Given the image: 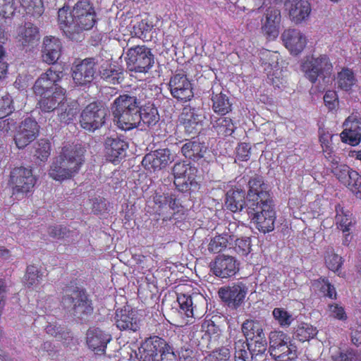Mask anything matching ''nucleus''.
I'll return each mask as SVG.
<instances>
[{"mask_svg": "<svg viewBox=\"0 0 361 361\" xmlns=\"http://www.w3.org/2000/svg\"><path fill=\"white\" fill-rule=\"evenodd\" d=\"M247 214L255 228L263 233L274 230L276 212L270 189L264 182H248Z\"/></svg>", "mask_w": 361, "mask_h": 361, "instance_id": "1", "label": "nucleus"}, {"mask_svg": "<svg viewBox=\"0 0 361 361\" xmlns=\"http://www.w3.org/2000/svg\"><path fill=\"white\" fill-rule=\"evenodd\" d=\"M96 13L90 0H79L69 11L63 7L58 11V22L64 35L73 41H81L82 32L91 29L96 23Z\"/></svg>", "mask_w": 361, "mask_h": 361, "instance_id": "2", "label": "nucleus"}, {"mask_svg": "<svg viewBox=\"0 0 361 361\" xmlns=\"http://www.w3.org/2000/svg\"><path fill=\"white\" fill-rule=\"evenodd\" d=\"M149 92V89L137 87L114 100L111 110L118 128L125 130L133 129V122L138 120V111L145 102H147Z\"/></svg>", "mask_w": 361, "mask_h": 361, "instance_id": "3", "label": "nucleus"}, {"mask_svg": "<svg viewBox=\"0 0 361 361\" xmlns=\"http://www.w3.org/2000/svg\"><path fill=\"white\" fill-rule=\"evenodd\" d=\"M85 149L80 144L67 145L51 166L49 176L55 180H64L74 177L84 161Z\"/></svg>", "mask_w": 361, "mask_h": 361, "instance_id": "4", "label": "nucleus"}, {"mask_svg": "<svg viewBox=\"0 0 361 361\" xmlns=\"http://www.w3.org/2000/svg\"><path fill=\"white\" fill-rule=\"evenodd\" d=\"M63 297L61 303L66 308H71L75 317L83 319L93 312L92 301L86 294V290L76 286L66 285L63 288Z\"/></svg>", "mask_w": 361, "mask_h": 361, "instance_id": "5", "label": "nucleus"}, {"mask_svg": "<svg viewBox=\"0 0 361 361\" xmlns=\"http://www.w3.org/2000/svg\"><path fill=\"white\" fill-rule=\"evenodd\" d=\"M305 76L312 83L324 85L329 82L333 66L326 55L307 57L301 65Z\"/></svg>", "mask_w": 361, "mask_h": 361, "instance_id": "6", "label": "nucleus"}, {"mask_svg": "<svg viewBox=\"0 0 361 361\" xmlns=\"http://www.w3.org/2000/svg\"><path fill=\"white\" fill-rule=\"evenodd\" d=\"M126 54L127 68L131 72L146 73L154 64V55L145 45L132 47Z\"/></svg>", "mask_w": 361, "mask_h": 361, "instance_id": "7", "label": "nucleus"}, {"mask_svg": "<svg viewBox=\"0 0 361 361\" xmlns=\"http://www.w3.org/2000/svg\"><path fill=\"white\" fill-rule=\"evenodd\" d=\"M140 353L142 361H159L168 355H174L173 348L161 337L157 336L145 340L141 344Z\"/></svg>", "mask_w": 361, "mask_h": 361, "instance_id": "8", "label": "nucleus"}, {"mask_svg": "<svg viewBox=\"0 0 361 361\" xmlns=\"http://www.w3.org/2000/svg\"><path fill=\"white\" fill-rule=\"evenodd\" d=\"M107 112V109L100 102L89 104L80 114V126L85 130L94 132L104 125Z\"/></svg>", "mask_w": 361, "mask_h": 361, "instance_id": "9", "label": "nucleus"}, {"mask_svg": "<svg viewBox=\"0 0 361 361\" xmlns=\"http://www.w3.org/2000/svg\"><path fill=\"white\" fill-rule=\"evenodd\" d=\"M203 333L201 339L197 342L198 349L202 352H208L216 348L224 343V331L212 319H205L202 324Z\"/></svg>", "mask_w": 361, "mask_h": 361, "instance_id": "10", "label": "nucleus"}, {"mask_svg": "<svg viewBox=\"0 0 361 361\" xmlns=\"http://www.w3.org/2000/svg\"><path fill=\"white\" fill-rule=\"evenodd\" d=\"M97 54L87 57L72 68V76L74 82L80 86L91 83L97 77V64L99 63Z\"/></svg>", "mask_w": 361, "mask_h": 361, "instance_id": "11", "label": "nucleus"}, {"mask_svg": "<svg viewBox=\"0 0 361 361\" xmlns=\"http://www.w3.org/2000/svg\"><path fill=\"white\" fill-rule=\"evenodd\" d=\"M64 75L57 67H51L35 81L33 90L35 94L43 96L55 91L56 87H61L59 82Z\"/></svg>", "mask_w": 361, "mask_h": 361, "instance_id": "12", "label": "nucleus"}, {"mask_svg": "<svg viewBox=\"0 0 361 361\" xmlns=\"http://www.w3.org/2000/svg\"><path fill=\"white\" fill-rule=\"evenodd\" d=\"M247 293L246 284L237 282L219 288L218 295L221 301L233 309H238L244 301Z\"/></svg>", "mask_w": 361, "mask_h": 361, "instance_id": "13", "label": "nucleus"}, {"mask_svg": "<svg viewBox=\"0 0 361 361\" xmlns=\"http://www.w3.org/2000/svg\"><path fill=\"white\" fill-rule=\"evenodd\" d=\"M106 54V51H100L97 54V58L101 61L97 64V68L98 67L97 77L111 85L120 84L123 80V70L113 65L104 56Z\"/></svg>", "mask_w": 361, "mask_h": 361, "instance_id": "14", "label": "nucleus"}, {"mask_svg": "<svg viewBox=\"0 0 361 361\" xmlns=\"http://www.w3.org/2000/svg\"><path fill=\"white\" fill-rule=\"evenodd\" d=\"M39 126L32 118H26L17 127L14 141L18 149H23L39 135Z\"/></svg>", "mask_w": 361, "mask_h": 361, "instance_id": "15", "label": "nucleus"}, {"mask_svg": "<svg viewBox=\"0 0 361 361\" xmlns=\"http://www.w3.org/2000/svg\"><path fill=\"white\" fill-rule=\"evenodd\" d=\"M169 85L171 95L179 101H190L194 97L192 84L183 73L173 75Z\"/></svg>", "mask_w": 361, "mask_h": 361, "instance_id": "16", "label": "nucleus"}, {"mask_svg": "<svg viewBox=\"0 0 361 361\" xmlns=\"http://www.w3.org/2000/svg\"><path fill=\"white\" fill-rule=\"evenodd\" d=\"M111 339V335L100 327H89L86 333L87 345L89 349H91L96 354H104L106 346Z\"/></svg>", "mask_w": 361, "mask_h": 361, "instance_id": "17", "label": "nucleus"}, {"mask_svg": "<svg viewBox=\"0 0 361 361\" xmlns=\"http://www.w3.org/2000/svg\"><path fill=\"white\" fill-rule=\"evenodd\" d=\"M240 263L232 256L218 255L213 264L212 269L216 276L221 279H227L235 276L239 271Z\"/></svg>", "mask_w": 361, "mask_h": 361, "instance_id": "18", "label": "nucleus"}, {"mask_svg": "<svg viewBox=\"0 0 361 361\" xmlns=\"http://www.w3.org/2000/svg\"><path fill=\"white\" fill-rule=\"evenodd\" d=\"M176 300L179 304L180 314L187 318L186 324L192 323L191 321L197 315V302L204 303L205 299L202 294L192 293V295H186L183 293L178 294Z\"/></svg>", "mask_w": 361, "mask_h": 361, "instance_id": "19", "label": "nucleus"}, {"mask_svg": "<svg viewBox=\"0 0 361 361\" xmlns=\"http://www.w3.org/2000/svg\"><path fill=\"white\" fill-rule=\"evenodd\" d=\"M173 159V154L169 149H159L146 154L142 161V164L149 171L160 170L171 163Z\"/></svg>", "mask_w": 361, "mask_h": 361, "instance_id": "20", "label": "nucleus"}, {"mask_svg": "<svg viewBox=\"0 0 361 361\" xmlns=\"http://www.w3.org/2000/svg\"><path fill=\"white\" fill-rule=\"evenodd\" d=\"M204 116L200 109L185 106L180 115V122L183 125L185 132L190 135L196 134L202 127Z\"/></svg>", "mask_w": 361, "mask_h": 361, "instance_id": "21", "label": "nucleus"}, {"mask_svg": "<svg viewBox=\"0 0 361 361\" xmlns=\"http://www.w3.org/2000/svg\"><path fill=\"white\" fill-rule=\"evenodd\" d=\"M104 146L105 155L108 161L116 163L126 157L128 144L118 137H106Z\"/></svg>", "mask_w": 361, "mask_h": 361, "instance_id": "22", "label": "nucleus"}, {"mask_svg": "<svg viewBox=\"0 0 361 361\" xmlns=\"http://www.w3.org/2000/svg\"><path fill=\"white\" fill-rule=\"evenodd\" d=\"M159 120L160 116L157 108L152 102V99L147 97V102H145L138 111V120L133 122V128L138 127L141 122L149 128H152Z\"/></svg>", "mask_w": 361, "mask_h": 361, "instance_id": "23", "label": "nucleus"}, {"mask_svg": "<svg viewBox=\"0 0 361 361\" xmlns=\"http://www.w3.org/2000/svg\"><path fill=\"white\" fill-rule=\"evenodd\" d=\"M285 6L290 20L296 24L305 21L311 12L310 4L305 0H288Z\"/></svg>", "mask_w": 361, "mask_h": 361, "instance_id": "24", "label": "nucleus"}, {"mask_svg": "<svg viewBox=\"0 0 361 361\" xmlns=\"http://www.w3.org/2000/svg\"><path fill=\"white\" fill-rule=\"evenodd\" d=\"M116 326L121 331H131L136 332L140 328V318L136 312L121 310L116 314Z\"/></svg>", "mask_w": 361, "mask_h": 361, "instance_id": "25", "label": "nucleus"}, {"mask_svg": "<svg viewBox=\"0 0 361 361\" xmlns=\"http://www.w3.org/2000/svg\"><path fill=\"white\" fill-rule=\"evenodd\" d=\"M65 93L64 88L56 87L55 91L52 92L51 94L49 93L42 96V97L38 102L39 109L47 113L57 111L66 99Z\"/></svg>", "mask_w": 361, "mask_h": 361, "instance_id": "26", "label": "nucleus"}, {"mask_svg": "<svg viewBox=\"0 0 361 361\" xmlns=\"http://www.w3.org/2000/svg\"><path fill=\"white\" fill-rule=\"evenodd\" d=\"M281 38L286 47L295 55L300 53L306 45L305 37L295 29L285 30L281 35Z\"/></svg>", "mask_w": 361, "mask_h": 361, "instance_id": "27", "label": "nucleus"}, {"mask_svg": "<svg viewBox=\"0 0 361 361\" xmlns=\"http://www.w3.org/2000/svg\"><path fill=\"white\" fill-rule=\"evenodd\" d=\"M16 39L23 47L33 44L39 39V28L31 22H25L16 28Z\"/></svg>", "mask_w": 361, "mask_h": 361, "instance_id": "28", "label": "nucleus"}, {"mask_svg": "<svg viewBox=\"0 0 361 361\" xmlns=\"http://www.w3.org/2000/svg\"><path fill=\"white\" fill-rule=\"evenodd\" d=\"M42 60L48 64L55 63L61 52V41L54 37H45L43 40Z\"/></svg>", "mask_w": 361, "mask_h": 361, "instance_id": "29", "label": "nucleus"}, {"mask_svg": "<svg viewBox=\"0 0 361 361\" xmlns=\"http://www.w3.org/2000/svg\"><path fill=\"white\" fill-rule=\"evenodd\" d=\"M207 147L195 140H188L181 147L182 154L188 159L197 161L204 157Z\"/></svg>", "mask_w": 361, "mask_h": 361, "instance_id": "30", "label": "nucleus"}, {"mask_svg": "<svg viewBox=\"0 0 361 361\" xmlns=\"http://www.w3.org/2000/svg\"><path fill=\"white\" fill-rule=\"evenodd\" d=\"M246 204V192L239 188H232L227 192L226 207L232 212L240 211Z\"/></svg>", "mask_w": 361, "mask_h": 361, "instance_id": "31", "label": "nucleus"}, {"mask_svg": "<svg viewBox=\"0 0 361 361\" xmlns=\"http://www.w3.org/2000/svg\"><path fill=\"white\" fill-rule=\"evenodd\" d=\"M270 354L275 360L288 361L293 360L297 357V348L290 343H286L281 346H279L278 349H271Z\"/></svg>", "mask_w": 361, "mask_h": 361, "instance_id": "32", "label": "nucleus"}, {"mask_svg": "<svg viewBox=\"0 0 361 361\" xmlns=\"http://www.w3.org/2000/svg\"><path fill=\"white\" fill-rule=\"evenodd\" d=\"M212 109L214 112L225 115L231 111L232 103L230 102L228 97L222 92L212 94Z\"/></svg>", "mask_w": 361, "mask_h": 361, "instance_id": "33", "label": "nucleus"}, {"mask_svg": "<svg viewBox=\"0 0 361 361\" xmlns=\"http://www.w3.org/2000/svg\"><path fill=\"white\" fill-rule=\"evenodd\" d=\"M56 111L60 121L68 124L73 121L78 113V105L68 104L65 99Z\"/></svg>", "mask_w": 361, "mask_h": 361, "instance_id": "34", "label": "nucleus"}, {"mask_svg": "<svg viewBox=\"0 0 361 361\" xmlns=\"http://www.w3.org/2000/svg\"><path fill=\"white\" fill-rule=\"evenodd\" d=\"M341 138L343 142L348 143L350 145H357L361 140L360 121L353 122L349 129H345L341 133Z\"/></svg>", "mask_w": 361, "mask_h": 361, "instance_id": "35", "label": "nucleus"}, {"mask_svg": "<svg viewBox=\"0 0 361 361\" xmlns=\"http://www.w3.org/2000/svg\"><path fill=\"white\" fill-rule=\"evenodd\" d=\"M172 171L175 178L195 180L197 170L195 166L188 164L179 162L173 166Z\"/></svg>", "mask_w": 361, "mask_h": 361, "instance_id": "36", "label": "nucleus"}, {"mask_svg": "<svg viewBox=\"0 0 361 361\" xmlns=\"http://www.w3.org/2000/svg\"><path fill=\"white\" fill-rule=\"evenodd\" d=\"M26 15L33 18H39L44 11L43 2L42 0H18Z\"/></svg>", "mask_w": 361, "mask_h": 361, "instance_id": "37", "label": "nucleus"}, {"mask_svg": "<svg viewBox=\"0 0 361 361\" xmlns=\"http://www.w3.org/2000/svg\"><path fill=\"white\" fill-rule=\"evenodd\" d=\"M213 128L219 136L227 137L231 135L235 129V126L230 118L221 117L213 123Z\"/></svg>", "mask_w": 361, "mask_h": 361, "instance_id": "38", "label": "nucleus"}, {"mask_svg": "<svg viewBox=\"0 0 361 361\" xmlns=\"http://www.w3.org/2000/svg\"><path fill=\"white\" fill-rule=\"evenodd\" d=\"M242 331L247 340L264 334L262 324L259 321L252 319L243 322Z\"/></svg>", "mask_w": 361, "mask_h": 361, "instance_id": "39", "label": "nucleus"}, {"mask_svg": "<svg viewBox=\"0 0 361 361\" xmlns=\"http://www.w3.org/2000/svg\"><path fill=\"white\" fill-rule=\"evenodd\" d=\"M231 240H233V238L228 234L216 235L210 240L208 245V250L214 253L224 251Z\"/></svg>", "mask_w": 361, "mask_h": 361, "instance_id": "40", "label": "nucleus"}, {"mask_svg": "<svg viewBox=\"0 0 361 361\" xmlns=\"http://www.w3.org/2000/svg\"><path fill=\"white\" fill-rule=\"evenodd\" d=\"M356 79L353 72L350 69H343L338 74V87L345 91L348 92L352 90V87L355 85Z\"/></svg>", "mask_w": 361, "mask_h": 361, "instance_id": "41", "label": "nucleus"}, {"mask_svg": "<svg viewBox=\"0 0 361 361\" xmlns=\"http://www.w3.org/2000/svg\"><path fill=\"white\" fill-rule=\"evenodd\" d=\"M43 274L40 269L33 264L27 266L24 275L25 284L28 287L37 286L42 280Z\"/></svg>", "mask_w": 361, "mask_h": 361, "instance_id": "42", "label": "nucleus"}, {"mask_svg": "<svg viewBox=\"0 0 361 361\" xmlns=\"http://www.w3.org/2000/svg\"><path fill=\"white\" fill-rule=\"evenodd\" d=\"M20 12V8L15 0H0V16L10 20ZM7 23L6 20H5Z\"/></svg>", "mask_w": 361, "mask_h": 361, "instance_id": "43", "label": "nucleus"}, {"mask_svg": "<svg viewBox=\"0 0 361 361\" xmlns=\"http://www.w3.org/2000/svg\"><path fill=\"white\" fill-rule=\"evenodd\" d=\"M248 342H245L247 348L252 352V354L259 355L265 352L267 349V340L264 334L253 337L247 340Z\"/></svg>", "mask_w": 361, "mask_h": 361, "instance_id": "44", "label": "nucleus"}, {"mask_svg": "<svg viewBox=\"0 0 361 361\" xmlns=\"http://www.w3.org/2000/svg\"><path fill=\"white\" fill-rule=\"evenodd\" d=\"M313 285L317 287L324 296L331 299H336V293L334 285L326 277H320L313 281Z\"/></svg>", "mask_w": 361, "mask_h": 361, "instance_id": "45", "label": "nucleus"}, {"mask_svg": "<svg viewBox=\"0 0 361 361\" xmlns=\"http://www.w3.org/2000/svg\"><path fill=\"white\" fill-rule=\"evenodd\" d=\"M317 334V328L307 324H302L298 326L295 331V337L301 342L309 341Z\"/></svg>", "mask_w": 361, "mask_h": 361, "instance_id": "46", "label": "nucleus"}, {"mask_svg": "<svg viewBox=\"0 0 361 361\" xmlns=\"http://www.w3.org/2000/svg\"><path fill=\"white\" fill-rule=\"evenodd\" d=\"M154 201L157 204H159L160 207L169 205V208L172 209L173 212L179 211V208L181 207V205L177 199L173 195H169L164 194L163 195H156L154 197Z\"/></svg>", "mask_w": 361, "mask_h": 361, "instance_id": "47", "label": "nucleus"}, {"mask_svg": "<svg viewBox=\"0 0 361 361\" xmlns=\"http://www.w3.org/2000/svg\"><path fill=\"white\" fill-rule=\"evenodd\" d=\"M231 357L230 350L226 347H220L210 351L204 358V361H228Z\"/></svg>", "mask_w": 361, "mask_h": 361, "instance_id": "48", "label": "nucleus"}, {"mask_svg": "<svg viewBox=\"0 0 361 361\" xmlns=\"http://www.w3.org/2000/svg\"><path fill=\"white\" fill-rule=\"evenodd\" d=\"M288 335L281 331H271L269 335V350L271 349H278L279 346L283 345L286 343H290ZM274 353L276 351L274 350Z\"/></svg>", "mask_w": 361, "mask_h": 361, "instance_id": "49", "label": "nucleus"}, {"mask_svg": "<svg viewBox=\"0 0 361 361\" xmlns=\"http://www.w3.org/2000/svg\"><path fill=\"white\" fill-rule=\"evenodd\" d=\"M33 178L36 180V178L33 176L32 169L24 166H18L13 168L10 172L11 180H23Z\"/></svg>", "mask_w": 361, "mask_h": 361, "instance_id": "50", "label": "nucleus"}, {"mask_svg": "<svg viewBox=\"0 0 361 361\" xmlns=\"http://www.w3.org/2000/svg\"><path fill=\"white\" fill-rule=\"evenodd\" d=\"M234 361H250L252 352L246 348V342L238 341L234 345Z\"/></svg>", "mask_w": 361, "mask_h": 361, "instance_id": "51", "label": "nucleus"}, {"mask_svg": "<svg viewBox=\"0 0 361 361\" xmlns=\"http://www.w3.org/2000/svg\"><path fill=\"white\" fill-rule=\"evenodd\" d=\"M50 143L47 140H40L35 147V156L42 161L47 159L50 155Z\"/></svg>", "mask_w": 361, "mask_h": 361, "instance_id": "52", "label": "nucleus"}, {"mask_svg": "<svg viewBox=\"0 0 361 361\" xmlns=\"http://www.w3.org/2000/svg\"><path fill=\"white\" fill-rule=\"evenodd\" d=\"M14 111L12 97L7 94L0 98V119L6 117Z\"/></svg>", "mask_w": 361, "mask_h": 361, "instance_id": "53", "label": "nucleus"}, {"mask_svg": "<svg viewBox=\"0 0 361 361\" xmlns=\"http://www.w3.org/2000/svg\"><path fill=\"white\" fill-rule=\"evenodd\" d=\"M273 317L282 326H288L290 324V315L281 307H275L273 310Z\"/></svg>", "mask_w": 361, "mask_h": 361, "instance_id": "54", "label": "nucleus"}, {"mask_svg": "<svg viewBox=\"0 0 361 361\" xmlns=\"http://www.w3.org/2000/svg\"><path fill=\"white\" fill-rule=\"evenodd\" d=\"M279 22L277 21H267L266 20L264 25L262 26L263 33L269 39H275L279 33Z\"/></svg>", "mask_w": 361, "mask_h": 361, "instance_id": "55", "label": "nucleus"}, {"mask_svg": "<svg viewBox=\"0 0 361 361\" xmlns=\"http://www.w3.org/2000/svg\"><path fill=\"white\" fill-rule=\"evenodd\" d=\"M235 245H234V251L242 256L247 255L251 250L250 240L249 238L236 239Z\"/></svg>", "mask_w": 361, "mask_h": 361, "instance_id": "56", "label": "nucleus"}, {"mask_svg": "<svg viewBox=\"0 0 361 361\" xmlns=\"http://www.w3.org/2000/svg\"><path fill=\"white\" fill-rule=\"evenodd\" d=\"M325 263L330 270L336 272L338 271L342 266V257L337 254H331L325 257Z\"/></svg>", "mask_w": 361, "mask_h": 361, "instance_id": "57", "label": "nucleus"}, {"mask_svg": "<svg viewBox=\"0 0 361 361\" xmlns=\"http://www.w3.org/2000/svg\"><path fill=\"white\" fill-rule=\"evenodd\" d=\"M329 316L334 319L345 321L347 315L345 314L344 307L338 304L329 305Z\"/></svg>", "mask_w": 361, "mask_h": 361, "instance_id": "58", "label": "nucleus"}, {"mask_svg": "<svg viewBox=\"0 0 361 361\" xmlns=\"http://www.w3.org/2000/svg\"><path fill=\"white\" fill-rule=\"evenodd\" d=\"M337 224L338 228L343 231V233H346L350 231V228L353 226L352 215L343 214L336 217Z\"/></svg>", "mask_w": 361, "mask_h": 361, "instance_id": "59", "label": "nucleus"}, {"mask_svg": "<svg viewBox=\"0 0 361 361\" xmlns=\"http://www.w3.org/2000/svg\"><path fill=\"white\" fill-rule=\"evenodd\" d=\"M109 205L105 198L94 197L92 200V209L94 214H100L108 211Z\"/></svg>", "mask_w": 361, "mask_h": 361, "instance_id": "60", "label": "nucleus"}, {"mask_svg": "<svg viewBox=\"0 0 361 361\" xmlns=\"http://www.w3.org/2000/svg\"><path fill=\"white\" fill-rule=\"evenodd\" d=\"M324 102L329 109H335L338 105V99L336 92L334 90L326 91L324 96Z\"/></svg>", "mask_w": 361, "mask_h": 361, "instance_id": "61", "label": "nucleus"}, {"mask_svg": "<svg viewBox=\"0 0 361 361\" xmlns=\"http://www.w3.org/2000/svg\"><path fill=\"white\" fill-rule=\"evenodd\" d=\"M251 147L249 144L242 142L236 148V157L240 161H247L250 157Z\"/></svg>", "mask_w": 361, "mask_h": 361, "instance_id": "62", "label": "nucleus"}, {"mask_svg": "<svg viewBox=\"0 0 361 361\" xmlns=\"http://www.w3.org/2000/svg\"><path fill=\"white\" fill-rule=\"evenodd\" d=\"M356 357V353L351 348L341 351L338 355L333 357L334 361H353Z\"/></svg>", "mask_w": 361, "mask_h": 361, "instance_id": "63", "label": "nucleus"}, {"mask_svg": "<svg viewBox=\"0 0 361 361\" xmlns=\"http://www.w3.org/2000/svg\"><path fill=\"white\" fill-rule=\"evenodd\" d=\"M180 361H197L195 353L189 348H182L179 352Z\"/></svg>", "mask_w": 361, "mask_h": 361, "instance_id": "64", "label": "nucleus"}]
</instances>
